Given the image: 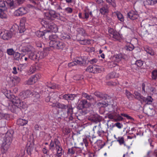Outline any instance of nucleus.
<instances>
[{"label":"nucleus","instance_id":"774afa93","mask_svg":"<svg viewBox=\"0 0 157 157\" xmlns=\"http://www.w3.org/2000/svg\"><path fill=\"white\" fill-rule=\"evenodd\" d=\"M98 61V60L97 59L94 58L89 61V62L91 64H94L96 63Z\"/></svg>","mask_w":157,"mask_h":157},{"label":"nucleus","instance_id":"e433bc0d","mask_svg":"<svg viewBox=\"0 0 157 157\" xmlns=\"http://www.w3.org/2000/svg\"><path fill=\"white\" fill-rule=\"evenodd\" d=\"M46 85L48 87L52 89H54L56 88L58 86L55 84L51 83V82H47Z\"/></svg>","mask_w":157,"mask_h":157},{"label":"nucleus","instance_id":"6e6d98bb","mask_svg":"<svg viewBox=\"0 0 157 157\" xmlns=\"http://www.w3.org/2000/svg\"><path fill=\"white\" fill-rule=\"evenodd\" d=\"M74 78L75 80H80L81 78H83V77L82 76L80 75H77L74 76Z\"/></svg>","mask_w":157,"mask_h":157},{"label":"nucleus","instance_id":"680f3d73","mask_svg":"<svg viewBox=\"0 0 157 157\" xmlns=\"http://www.w3.org/2000/svg\"><path fill=\"white\" fill-rule=\"evenodd\" d=\"M27 151H29L30 152H31L33 150L34 147L32 145H29L27 146Z\"/></svg>","mask_w":157,"mask_h":157},{"label":"nucleus","instance_id":"412c9836","mask_svg":"<svg viewBox=\"0 0 157 157\" xmlns=\"http://www.w3.org/2000/svg\"><path fill=\"white\" fill-rule=\"evenodd\" d=\"M34 50V48L33 47L30 45H28L26 46H24L22 47L21 49V51L23 52H28L29 53H30L32 52Z\"/></svg>","mask_w":157,"mask_h":157},{"label":"nucleus","instance_id":"ddd939ff","mask_svg":"<svg viewBox=\"0 0 157 157\" xmlns=\"http://www.w3.org/2000/svg\"><path fill=\"white\" fill-rule=\"evenodd\" d=\"M109 33L111 34L110 36L113 38L115 40H118L120 39V35L117 32L115 31L113 29H110L109 30Z\"/></svg>","mask_w":157,"mask_h":157},{"label":"nucleus","instance_id":"2f4dec72","mask_svg":"<svg viewBox=\"0 0 157 157\" xmlns=\"http://www.w3.org/2000/svg\"><path fill=\"white\" fill-rule=\"evenodd\" d=\"M114 13L117 16L118 19L121 22L124 20V18L123 15L120 12L117 11L114 12Z\"/></svg>","mask_w":157,"mask_h":157},{"label":"nucleus","instance_id":"a19ab883","mask_svg":"<svg viewBox=\"0 0 157 157\" xmlns=\"http://www.w3.org/2000/svg\"><path fill=\"white\" fill-rule=\"evenodd\" d=\"M151 77L153 80H156L157 79V70H155L151 72Z\"/></svg>","mask_w":157,"mask_h":157},{"label":"nucleus","instance_id":"aec40b11","mask_svg":"<svg viewBox=\"0 0 157 157\" xmlns=\"http://www.w3.org/2000/svg\"><path fill=\"white\" fill-rule=\"evenodd\" d=\"M153 100L152 97L150 96H147L146 98L143 97L141 102L145 103L146 104L150 105L151 104Z\"/></svg>","mask_w":157,"mask_h":157},{"label":"nucleus","instance_id":"0eeeda50","mask_svg":"<svg viewBox=\"0 0 157 157\" xmlns=\"http://www.w3.org/2000/svg\"><path fill=\"white\" fill-rule=\"evenodd\" d=\"M27 13L26 8L25 7H21L15 10L13 12V15L18 17L23 16Z\"/></svg>","mask_w":157,"mask_h":157},{"label":"nucleus","instance_id":"e2e57ef3","mask_svg":"<svg viewBox=\"0 0 157 157\" xmlns=\"http://www.w3.org/2000/svg\"><path fill=\"white\" fill-rule=\"evenodd\" d=\"M106 132L105 131L99 128V130L98 132V133L99 136H101L102 134L105 133Z\"/></svg>","mask_w":157,"mask_h":157},{"label":"nucleus","instance_id":"bb28decb","mask_svg":"<svg viewBox=\"0 0 157 157\" xmlns=\"http://www.w3.org/2000/svg\"><path fill=\"white\" fill-rule=\"evenodd\" d=\"M16 103L17 104L16 105L18 107L25 109L26 107V103L20 100H17Z\"/></svg>","mask_w":157,"mask_h":157},{"label":"nucleus","instance_id":"864d4df0","mask_svg":"<svg viewBox=\"0 0 157 157\" xmlns=\"http://www.w3.org/2000/svg\"><path fill=\"white\" fill-rule=\"evenodd\" d=\"M106 1L110 4L112 5V6L113 7H115L116 6L115 2L114 0H106Z\"/></svg>","mask_w":157,"mask_h":157},{"label":"nucleus","instance_id":"3c124183","mask_svg":"<svg viewBox=\"0 0 157 157\" xmlns=\"http://www.w3.org/2000/svg\"><path fill=\"white\" fill-rule=\"evenodd\" d=\"M36 70V68L34 66H32L30 67V69L28 71L29 74H31L34 73Z\"/></svg>","mask_w":157,"mask_h":157},{"label":"nucleus","instance_id":"72a5a7b5","mask_svg":"<svg viewBox=\"0 0 157 157\" xmlns=\"http://www.w3.org/2000/svg\"><path fill=\"white\" fill-rule=\"evenodd\" d=\"M149 92L151 94H157V86L151 87L149 89Z\"/></svg>","mask_w":157,"mask_h":157},{"label":"nucleus","instance_id":"bf43d9fd","mask_svg":"<svg viewBox=\"0 0 157 157\" xmlns=\"http://www.w3.org/2000/svg\"><path fill=\"white\" fill-rule=\"evenodd\" d=\"M113 126H116L119 128H121L122 127L123 125L121 124L120 122H118L115 123Z\"/></svg>","mask_w":157,"mask_h":157},{"label":"nucleus","instance_id":"13d9d810","mask_svg":"<svg viewBox=\"0 0 157 157\" xmlns=\"http://www.w3.org/2000/svg\"><path fill=\"white\" fill-rule=\"evenodd\" d=\"M89 41L87 40H80V43L83 45H86L89 44Z\"/></svg>","mask_w":157,"mask_h":157},{"label":"nucleus","instance_id":"c756f323","mask_svg":"<svg viewBox=\"0 0 157 157\" xmlns=\"http://www.w3.org/2000/svg\"><path fill=\"white\" fill-rule=\"evenodd\" d=\"M38 60L41 59L45 57L47 55V53L44 51L43 52L39 51L37 52Z\"/></svg>","mask_w":157,"mask_h":157},{"label":"nucleus","instance_id":"0e129e2a","mask_svg":"<svg viewBox=\"0 0 157 157\" xmlns=\"http://www.w3.org/2000/svg\"><path fill=\"white\" fill-rule=\"evenodd\" d=\"M65 12L68 13H71L72 12V9L70 7H67L65 9Z\"/></svg>","mask_w":157,"mask_h":157},{"label":"nucleus","instance_id":"f8f14e48","mask_svg":"<svg viewBox=\"0 0 157 157\" xmlns=\"http://www.w3.org/2000/svg\"><path fill=\"white\" fill-rule=\"evenodd\" d=\"M101 118V117L98 115L94 114L90 115L88 117V119L92 122L97 123L100 121Z\"/></svg>","mask_w":157,"mask_h":157},{"label":"nucleus","instance_id":"f704fd0d","mask_svg":"<svg viewBox=\"0 0 157 157\" xmlns=\"http://www.w3.org/2000/svg\"><path fill=\"white\" fill-rule=\"evenodd\" d=\"M134 97L136 98L137 99L141 101L143 97L137 91H135L134 93Z\"/></svg>","mask_w":157,"mask_h":157},{"label":"nucleus","instance_id":"7c9ffc66","mask_svg":"<svg viewBox=\"0 0 157 157\" xmlns=\"http://www.w3.org/2000/svg\"><path fill=\"white\" fill-rule=\"evenodd\" d=\"M145 51L147 53L149 54L151 56H154V52L152 49L150 47H146L144 48Z\"/></svg>","mask_w":157,"mask_h":157},{"label":"nucleus","instance_id":"393cba45","mask_svg":"<svg viewBox=\"0 0 157 157\" xmlns=\"http://www.w3.org/2000/svg\"><path fill=\"white\" fill-rule=\"evenodd\" d=\"M109 7L107 5H104L100 10V12L102 14H105L108 13L109 12Z\"/></svg>","mask_w":157,"mask_h":157},{"label":"nucleus","instance_id":"c85d7f7f","mask_svg":"<svg viewBox=\"0 0 157 157\" xmlns=\"http://www.w3.org/2000/svg\"><path fill=\"white\" fill-rule=\"evenodd\" d=\"M36 35L38 37H41L43 36H45V37L48 36L49 35L47 34V31L45 30L44 32L37 31L36 33Z\"/></svg>","mask_w":157,"mask_h":157},{"label":"nucleus","instance_id":"5701e85b","mask_svg":"<svg viewBox=\"0 0 157 157\" xmlns=\"http://www.w3.org/2000/svg\"><path fill=\"white\" fill-rule=\"evenodd\" d=\"M28 122L27 120L22 118H19L17 120V124L19 126H23L27 124Z\"/></svg>","mask_w":157,"mask_h":157},{"label":"nucleus","instance_id":"c03bdc74","mask_svg":"<svg viewBox=\"0 0 157 157\" xmlns=\"http://www.w3.org/2000/svg\"><path fill=\"white\" fill-rule=\"evenodd\" d=\"M124 48L127 51H131L134 49V46L131 44H128Z\"/></svg>","mask_w":157,"mask_h":157},{"label":"nucleus","instance_id":"69168bd1","mask_svg":"<svg viewBox=\"0 0 157 157\" xmlns=\"http://www.w3.org/2000/svg\"><path fill=\"white\" fill-rule=\"evenodd\" d=\"M92 73H95L99 71V68L95 67V66H92Z\"/></svg>","mask_w":157,"mask_h":157},{"label":"nucleus","instance_id":"8fccbe9b","mask_svg":"<svg viewBox=\"0 0 157 157\" xmlns=\"http://www.w3.org/2000/svg\"><path fill=\"white\" fill-rule=\"evenodd\" d=\"M143 62L140 60H138L136 61L135 64L138 67H140L142 66L143 64Z\"/></svg>","mask_w":157,"mask_h":157},{"label":"nucleus","instance_id":"f03ea898","mask_svg":"<svg viewBox=\"0 0 157 157\" xmlns=\"http://www.w3.org/2000/svg\"><path fill=\"white\" fill-rule=\"evenodd\" d=\"M56 151V155L58 157H61L64 153V151L59 141L57 139H54V141L51 140L49 145V149L52 151L55 147Z\"/></svg>","mask_w":157,"mask_h":157},{"label":"nucleus","instance_id":"a878e982","mask_svg":"<svg viewBox=\"0 0 157 157\" xmlns=\"http://www.w3.org/2000/svg\"><path fill=\"white\" fill-rule=\"evenodd\" d=\"M8 6L11 9L14 8L15 7V4L13 0H5Z\"/></svg>","mask_w":157,"mask_h":157},{"label":"nucleus","instance_id":"1a4fd4ad","mask_svg":"<svg viewBox=\"0 0 157 157\" xmlns=\"http://www.w3.org/2000/svg\"><path fill=\"white\" fill-rule=\"evenodd\" d=\"M108 117L111 119H113L115 121H122L123 118L120 115L117 113L113 112L108 115Z\"/></svg>","mask_w":157,"mask_h":157},{"label":"nucleus","instance_id":"ea45409f","mask_svg":"<svg viewBox=\"0 0 157 157\" xmlns=\"http://www.w3.org/2000/svg\"><path fill=\"white\" fill-rule=\"evenodd\" d=\"M117 139V141L118 142L120 145L124 144L125 142L124 138L122 136L118 137Z\"/></svg>","mask_w":157,"mask_h":157},{"label":"nucleus","instance_id":"b1692460","mask_svg":"<svg viewBox=\"0 0 157 157\" xmlns=\"http://www.w3.org/2000/svg\"><path fill=\"white\" fill-rule=\"evenodd\" d=\"M78 106L81 108H87L88 107L87 101L86 100H81L79 102Z\"/></svg>","mask_w":157,"mask_h":157},{"label":"nucleus","instance_id":"7ed1b4c3","mask_svg":"<svg viewBox=\"0 0 157 157\" xmlns=\"http://www.w3.org/2000/svg\"><path fill=\"white\" fill-rule=\"evenodd\" d=\"M86 58L84 57H77L75 60L68 64V66L69 67H71L75 65H78L80 66L84 65L86 63Z\"/></svg>","mask_w":157,"mask_h":157},{"label":"nucleus","instance_id":"603ef678","mask_svg":"<svg viewBox=\"0 0 157 157\" xmlns=\"http://www.w3.org/2000/svg\"><path fill=\"white\" fill-rule=\"evenodd\" d=\"M14 59L16 60H19L20 56V54L18 52H15L13 55Z\"/></svg>","mask_w":157,"mask_h":157},{"label":"nucleus","instance_id":"5fc2aeb1","mask_svg":"<svg viewBox=\"0 0 157 157\" xmlns=\"http://www.w3.org/2000/svg\"><path fill=\"white\" fill-rule=\"evenodd\" d=\"M26 21V18L25 17H23L20 20V26H24Z\"/></svg>","mask_w":157,"mask_h":157},{"label":"nucleus","instance_id":"dca6fc26","mask_svg":"<svg viewBox=\"0 0 157 157\" xmlns=\"http://www.w3.org/2000/svg\"><path fill=\"white\" fill-rule=\"evenodd\" d=\"M138 16L137 12L133 10L129 11L127 14L128 17L132 20L137 19Z\"/></svg>","mask_w":157,"mask_h":157},{"label":"nucleus","instance_id":"4468645a","mask_svg":"<svg viewBox=\"0 0 157 157\" xmlns=\"http://www.w3.org/2000/svg\"><path fill=\"white\" fill-rule=\"evenodd\" d=\"M31 94L32 92L29 90L23 91L19 94V98L22 99H24L29 97Z\"/></svg>","mask_w":157,"mask_h":157},{"label":"nucleus","instance_id":"052dcab7","mask_svg":"<svg viewBox=\"0 0 157 157\" xmlns=\"http://www.w3.org/2000/svg\"><path fill=\"white\" fill-rule=\"evenodd\" d=\"M18 29L19 30V33H22L25 30L24 26H20V27H18Z\"/></svg>","mask_w":157,"mask_h":157},{"label":"nucleus","instance_id":"20e7f679","mask_svg":"<svg viewBox=\"0 0 157 157\" xmlns=\"http://www.w3.org/2000/svg\"><path fill=\"white\" fill-rule=\"evenodd\" d=\"M45 21V23L44 26L48 29L47 30H46L47 31V33L49 32L56 33L58 31V28L57 27L54 23L52 22L49 23L47 21Z\"/></svg>","mask_w":157,"mask_h":157},{"label":"nucleus","instance_id":"58836bf2","mask_svg":"<svg viewBox=\"0 0 157 157\" xmlns=\"http://www.w3.org/2000/svg\"><path fill=\"white\" fill-rule=\"evenodd\" d=\"M146 4L149 5H153L157 3V0H147Z\"/></svg>","mask_w":157,"mask_h":157},{"label":"nucleus","instance_id":"cd10ccee","mask_svg":"<svg viewBox=\"0 0 157 157\" xmlns=\"http://www.w3.org/2000/svg\"><path fill=\"white\" fill-rule=\"evenodd\" d=\"M50 41L49 43V44L50 47H51V42H56L57 41V39H58L57 36L56 35H49L48 36Z\"/></svg>","mask_w":157,"mask_h":157},{"label":"nucleus","instance_id":"79ce46f5","mask_svg":"<svg viewBox=\"0 0 157 157\" xmlns=\"http://www.w3.org/2000/svg\"><path fill=\"white\" fill-rule=\"evenodd\" d=\"M125 94L127 98L129 100L132 99L133 98V95L127 90H126Z\"/></svg>","mask_w":157,"mask_h":157},{"label":"nucleus","instance_id":"a18cd8bd","mask_svg":"<svg viewBox=\"0 0 157 157\" xmlns=\"http://www.w3.org/2000/svg\"><path fill=\"white\" fill-rule=\"evenodd\" d=\"M33 96L34 98V100H36L40 98V95L38 93L35 92L33 93Z\"/></svg>","mask_w":157,"mask_h":157},{"label":"nucleus","instance_id":"f3484780","mask_svg":"<svg viewBox=\"0 0 157 157\" xmlns=\"http://www.w3.org/2000/svg\"><path fill=\"white\" fill-rule=\"evenodd\" d=\"M143 110L144 113L149 116H153L155 113V112L153 108H147L144 109Z\"/></svg>","mask_w":157,"mask_h":157},{"label":"nucleus","instance_id":"2eb2a0df","mask_svg":"<svg viewBox=\"0 0 157 157\" xmlns=\"http://www.w3.org/2000/svg\"><path fill=\"white\" fill-rule=\"evenodd\" d=\"M58 17L54 11L51 10L49 13H46L45 17V19L47 20L52 19V18H56Z\"/></svg>","mask_w":157,"mask_h":157},{"label":"nucleus","instance_id":"4d7b16f0","mask_svg":"<svg viewBox=\"0 0 157 157\" xmlns=\"http://www.w3.org/2000/svg\"><path fill=\"white\" fill-rule=\"evenodd\" d=\"M115 77L114 73L112 72L107 75V78L109 79L113 78Z\"/></svg>","mask_w":157,"mask_h":157},{"label":"nucleus","instance_id":"37998d69","mask_svg":"<svg viewBox=\"0 0 157 157\" xmlns=\"http://www.w3.org/2000/svg\"><path fill=\"white\" fill-rule=\"evenodd\" d=\"M61 37L64 40H69L71 38L69 34L65 33H62Z\"/></svg>","mask_w":157,"mask_h":157},{"label":"nucleus","instance_id":"a211bd4d","mask_svg":"<svg viewBox=\"0 0 157 157\" xmlns=\"http://www.w3.org/2000/svg\"><path fill=\"white\" fill-rule=\"evenodd\" d=\"M37 52H32L30 53H28L29 58L30 59L35 61H38V56Z\"/></svg>","mask_w":157,"mask_h":157},{"label":"nucleus","instance_id":"9d476101","mask_svg":"<svg viewBox=\"0 0 157 157\" xmlns=\"http://www.w3.org/2000/svg\"><path fill=\"white\" fill-rule=\"evenodd\" d=\"M58 108L62 109H67V113L68 115H71L73 113V108L72 106L69 105H65L59 102Z\"/></svg>","mask_w":157,"mask_h":157},{"label":"nucleus","instance_id":"4be33fe9","mask_svg":"<svg viewBox=\"0 0 157 157\" xmlns=\"http://www.w3.org/2000/svg\"><path fill=\"white\" fill-rule=\"evenodd\" d=\"M76 97V95L75 94H65L63 96V99L66 100H73Z\"/></svg>","mask_w":157,"mask_h":157},{"label":"nucleus","instance_id":"6e6552de","mask_svg":"<svg viewBox=\"0 0 157 157\" xmlns=\"http://www.w3.org/2000/svg\"><path fill=\"white\" fill-rule=\"evenodd\" d=\"M41 77L40 74H37L31 76L28 80L26 82V83L29 85H32L35 83L38 79Z\"/></svg>","mask_w":157,"mask_h":157},{"label":"nucleus","instance_id":"423d86ee","mask_svg":"<svg viewBox=\"0 0 157 157\" xmlns=\"http://www.w3.org/2000/svg\"><path fill=\"white\" fill-rule=\"evenodd\" d=\"M12 32L7 30H2L0 32V36L4 40H8L12 36Z\"/></svg>","mask_w":157,"mask_h":157},{"label":"nucleus","instance_id":"09e8293b","mask_svg":"<svg viewBox=\"0 0 157 157\" xmlns=\"http://www.w3.org/2000/svg\"><path fill=\"white\" fill-rule=\"evenodd\" d=\"M121 115L122 116L126 117L127 119L130 120L131 121H134V119L131 117L130 116H129L128 114L126 113H121Z\"/></svg>","mask_w":157,"mask_h":157},{"label":"nucleus","instance_id":"473e14b6","mask_svg":"<svg viewBox=\"0 0 157 157\" xmlns=\"http://www.w3.org/2000/svg\"><path fill=\"white\" fill-rule=\"evenodd\" d=\"M79 148L77 147H73L70 148L68 150V153L72 155L74 154L75 152L77 151Z\"/></svg>","mask_w":157,"mask_h":157},{"label":"nucleus","instance_id":"de8ad7c7","mask_svg":"<svg viewBox=\"0 0 157 157\" xmlns=\"http://www.w3.org/2000/svg\"><path fill=\"white\" fill-rule=\"evenodd\" d=\"M7 15L4 12V10L0 13V18L2 19H6Z\"/></svg>","mask_w":157,"mask_h":157},{"label":"nucleus","instance_id":"f257e3e1","mask_svg":"<svg viewBox=\"0 0 157 157\" xmlns=\"http://www.w3.org/2000/svg\"><path fill=\"white\" fill-rule=\"evenodd\" d=\"M13 133V131H8L5 135L1 149L2 151L4 153H5L10 148L12 140Z\"/></svg>","mask_w":157,"mask_h":157},{"label":"nucleus","instance_id":"39448f33","mask_svg":"<svg viewBox=\"0 0 157 157\" xmlns=\"http://www.w3.org/2000/svg\"><path fill=\"white\" fill-rule=\"evenodd\" d=\"M50 44L51 47L58 50H62L66 46L65 44L61 40H58L56 42L52 41Z\"/></svg>","mask_w":157,"mask_h":157},{"label":"nucleus","instance_id":"c9c22d12","mask_svg":"<svg viewBox=\"0 0 157 157\" xmlns=\"http://www.w3.org/2000/svg\"><path fill=\"white\" fill-rule=\"evenodd\" d=\"M49 95L51 98V102L56 99L58 97L57 93L56 92L51 93Z\"/></svg>","mask_w":157,"mask_h":157},{"label":"nucleus","instance_id":"338daca9","mask_svg":"<svg viewBox=\"0 0 157 157\" xmlns=\"http://www.w3.org/2000/svg\"><path fill=\"white\" fill-rule=\"evenodd\" d=\"M78 31L81 34L82 36H85V31L82 28H80L78 29Z\"/></svg>","mask_w":157,"mask_h":157},{"label":"nucleus","instance_id":"4c0bfd02","mask_svg":"<svg viewBox=\"0 0 157 157\" xmlns=\"http://www.w3.org/2000/svg\"><path fill=\"white\" fill-rule=\"evenodd\" d=\"M108 105V104L105 102H99L97 103L98 106L99 108H105Z\"/></svg>","mask_w":157,"mask_h":157},{"label":"nucleus","instance_id":"9b49d317","mask_svg":"<svg viewBox=\"0 0 157 157\" xmlns=\"http://www.w3.org/2000/svg\"><path fill=\"white\" fill-rule=\"evenodd\" d=\"M109 120L106 121L104 120H101L98 125L99 128L106 131L109 128L108 122Z\"/></svg>","mask_w":157,"mask_h":157},{"label":"nucleus","instance_id":"6ab92c4d","mask_svg":"<svg viewBox=\"0 0 157 157\" xmlns=\"http://www.w3.org/2000/svg\"><path fill=\"white\" fill-rule=\"evenodd\" d=\"M94 94L97 97L102 99L106 100L109 97L107 94H102L99 91H96Z\"/></svg>","mask_w":157,"mask_h":157},{"label":"nucleus","instance_id":"49530a36","mask_svg":"<svg viewBox=\"0 0 157 157\" xmlns=\"http://www.w3.org/2000/svg\"><path fill=\"white\" fill-rule=\"evenodd\" d=\"M6 52L9 56H12L14 54L15 51L13 48H9L7 50Z\"/></svg>","mask_w":157,"mask_h":157}]
</instances>
